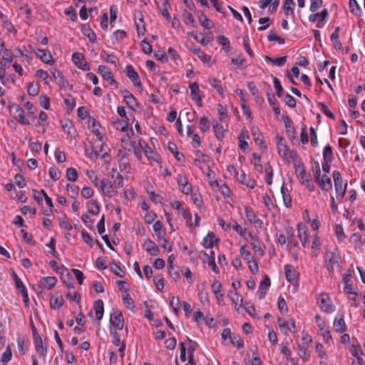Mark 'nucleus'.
<instances>
[{
  "mask_svg": "<svg viewBox=\"0 0 365 365\" xmlns=\"http://www.w3.org/2000/svg\"><path fill=\"white\" fill-rule=\"evenodd\" d=\"M332 175L334 182V187L336 192V198L341 200L345 195L347 183H344L341 175L339 171L334 170Z\"/></svg>",
  "mask_w": 365,
  "mask_h": 365,
  "instance_id": "nucleus-1",
  "label": "nucleus"
},
{
  "mask_svg": "<svg viewBox=\"0 0 365 365\" xmlns=\"http://www.w3.org/2000/svg\"><path fill=\"white\" fill-rule=\"evenodd\" d=\"M10 113L14 118L22 125H29L30 123L25 118L24 109L18 104L9 106Z\"/></svg>",
  "mask_w": 365,
  "mask_h": 365,
  "instance_id": "nucleus-2",
  "label": "nucleus"
},
{
  "mask_svg": "<svg viewBox=\"0 0 365 365\" xmlns=\"http://www.w3.org/2000/svg\"><path fill=\"white\" fill-rule=\"evenodd\" d=\"M340 257L334 252H327L325 255V262L327 269L329 275H332L334 272V267L339 266Z\"/></svg>",
  "mask_w": 365,
  "mask_h": 365,
  "instance_id": "nucleus-3",
  "label": "nucleus"
},
{
  "mask_svg": "<svg viewBox=\"0 0 365 365\" xmlns=\"http://www.w3.org/2000/svg\"><path fill=\"white\" fill-rule=\"evenodd\" d=\"M277 139V147L279 155L287 160L294 158L296 157V153L288 149V147L284 142L283 138H278Z\"/></svg>",
  "mask_w": 365,
  "mask_h": 365,
  "instance_id": "nucleus-4",
  "label": "nucleus"
},
{
  "mask_svg": "<svg viewBox=\"0 0 365 365\" xmlns=\"http://www.w3.org/2000/svg\"><path fill=\"white\" fill-rule=\"evenodd\" d=\"M110 324L119 330L123 329L124 326L123 317L119 309H115L110 314Z\"/></svg>",
  "mask_w": 365,
  "mask_h": 365,
  "instance_id": "nucleus-5",
  "label": "nucleus"
},
{
  "mask_svg": "<svg viewBox=\"0 0 365 365\" xmlns=\"http://www.w3.org/2000/svg\"><path fill=\"white\" fill-rule=\"evenodd\" d=\"M125 73L126 76L130 78V80L133 83L134 86L136 87L143 89L142 83H140L139 76L138 73L135 71L134 68L131 65H128L125 68Z\"/></svg>",
  "mask_w": 365,
  "mask_h": 365,
  "instance_id": "nucleus-6",
  "label": "nucleus"
},
{
  "mask_svg": "<svg viewBox=\"0 0 365 365\" xmlns=\"http://www.w3.org/2000/svg\"><path fill=\"white\" fill-rule=\"evenodd\" d=\"M51 73L53 78L57 80L58 84L61 88L67 89L69 88L70 90L72 89L73 86L69 84L68 80L65 78L60 71L54 69Z\"/></svg>",
  "mask_w": 365,
  "mask_h": 365,
  "instance_id": "nucleus-7",
  "label": "nucleus"
},
{
  "mask_svg": "<svg viewBox=\"0 0 365 365\" xmlns=\"http://www.w3.org/2000/svg\"><path fill=\"white\" fill-rule=\"evenodd\" d=\"M329 302L330 299L326 294H321L318 298V304L320 309L327 313H330L334 311V309Z\"/></svg>",
  "mask_w": 365,
  "mask_h": 365,
  "instance_id": "nucleus-8",
  "label": "nucleus"
},
{
  "mask_svg": "<svg viewBox=\"0 0 365 365\" xmlns=\"http://www.w3.org/2000/svg\"><path fill=\"white\" fill-rule=\"evenodd\" d=\"M284 274L287 281L291 283L297 282L299 274L292 265L286 264L284 266Z\"/></svg>",
  "mask_w": 365,
  "mask_h": 365,
  "instance_id": "nucleus-9",
  "label": "nucleus"
},
{
  "mask_svg": "<svg viewBox=\"0 0 365 365\" xmlns=\"http://www.w3.org/2000/svg\"><path fill=\"white\" fill-rule=\"evenodd\" d=\"M143 247L145 251L151 256H158L160 253L158 245L150 239H147L144 241Z\"/></svg>",
  "mask_w": 365,
  "mask_h": 365,
  "instance_id": "nucleus-10",
  "label": "nucleus"
},
{
  "mask_svg": "<svg viewBox=\"0 0 365 365\" xmlns=\"http://www.w3.org/2000/svg\"><path fill=\"white\" fill-rule=\"evenodd\" d=\"M282 119L286 128V134L287 135L288 138L291 139L294 138L296 135V130L294 127L292 121L288 116L285 115L282 116Z\"/></svg>",
  "mask_w": 365,
  "mask_h": 365,
  "instance_id": "nucleus-11",
  "label": "nucleus"
},
{
  "mask_svg": "<svg viewBox=\"0 0 365 365\" xmlns=\"http://www.w3.org/2000/svg\"><path fill=\"white\" fill-rule=\"evenodd\" d=\"M34 336L36 351L41 356H44L46 353V348H43V341L40 336L36 333V328H34Z\"/></svg>",
  "mask_w": 365,
  "mask_h": 365,
  "instance_id": "nucleus-12",
  "label": "nucleus"
},
{
  "mask_svg": "<svg viewBox=\"0 0 365 365\" xmlns=\"http://www.w3.org/2000/svg\"><path fill=\"white\" fill-rule=\"evenodd\" d=\"M98 71L102 76V77L109 82L110 85L116 84L115 80L113 78V76L109 69L103 65H100L98 66Z\"/></svg>",
  "mask_w": 365,
  "mask_h": 365,
  "instance_id": "nucleus-13",
  "label": "nucleus"
},
{
  "mask_svg": "<svg viewBox=\"0 0 365 365\" xmlns=\"http://www.w3.org/2000/svg\"><path fill=\"white\" fill-rule=\"evenodd\" d=\"M190 88V96L193 101H195L199 107H202L201 97L198 94L199 84L197 82L190 83L189 86Z\"/></svg>",
  "mask_w": 365,
  "mask_h": 365,
  "instance_id": "nucleus-14",
  "label": "nucleus"
},
{
  "mask_svg": "<svg viewBox=\"0 0 365 365\" xmlns=\"http://www.w3.org/2000/svg\"><path fill=\"white\" fill-rule=\"evenodd\" d=\"M38 57L45 63L52 65L54 63L51 53L48 50L38 49L35 51Z\"/></svg>",
  "mask_w": 365,
  "mask_h": 365,
  "instance_id": "nucleus-15",
  "label": "nucleus"
},
{
  "mask_svg": "<svg viewBox=\"0 0 365 365\" xmlns=\"http://www.w3.org/2000/svg\"><path fill=\"white\" fill-rule=\"evenodd\" d=\"M235 92L240 98V103L243 113L246 115L247 118H251L252 112L249 106L247 105L242 90L237 89Z\"/></svg>",
  "mask_w": 365,
  "mask_h": 365,
  "instance_id": "nucleus-16",
  "label": "nucleus"
},
{
  "mask_svg": "<svg viewBox=\"0 0 365 365\" xmlns=\"http://www.w3.org/2000/svg\"><path fill=\"white\" fill-rule=\"evenodd\" d=\"M316 182L323 191H327L331 188V178L328 177L327 174H323L322 176L319 178V180H317Z\"/></svg>",
  "mask_w": 365,
  "mask_h": 365,
  "instance_id": "nucleus-17",
  "label": "nucleus"
},
{
  "mask_svg": "<svg viewBox=\"0 0 365 365\" xmlns=\"http://www.w3.org/2000/svg\"><path fill=\"white\" fill-rule=\"evenodd\" d=\"M299 237V240L304 247L306 246L307 242H308V234H307V227L303 225L302 223H299L297 227Z\"/></svg>",
  "mask_w": 365,
  "mask_h": 365,
  "instance_id": "nucleus-18",
  "label": "nucleus"
},
{
  "mask_svg": "<svg viewBox=\"0 0 365 365\" xmlns=\"http://www.w3.org/2000/svg\"><path fill=\"white\" fill-rule=\"evenodd\" d=\"M270 287V279L267 275H265L263 279L260 282L258 294L260 299H262L267 289Z\"/></svg>",
  "mask_w": 365,
  "mask_h": 365,
  "instance_id": "nucleus-19",
  "label": "nucleus"
},
{
  "mask_svg": "<svg viewBox=\"0 0 365 365\" xmlns=\"http://www.w3.org/2000/svg\"><path fill=\"white\" fill-rule=\"evenodd\" d=\"M93 309L96 312V317L98 320H101L103 316V302L101 299L96 300L93 304Z\"/></svg>",
  "mask_w": 365,
  "mask_h": 365,
  "instance_id": "nucleus-20",
  "label": "nucleus"
},
{
  "mask_svg": "<svg viewBox=\"0 0 365 365\" xmlns=\"http://www.w3.org/2000/svg\"><path fill=\"white\" fill-rule=\"evenodd\" d=\"M245 215L246 217L247 218L250 223L255 225L262 224V221L257 217V215L255 214L253 210L251 207H245Z\"/></svg>",
  "mask_w": 365,
  "mask_h": 365,
  "instance_id": "nucleus-21",
  "label": "nucleus"
},
{
  "mask_svg": "<svg viewBox=\"0 0 365 365\" xmlns=\"http://www.w3.org/2000/svg\"><path fill=\"white\" fill-rule=\"evenodd\" d=\"M237 178L240 182L245 185L247 187L252 189L255 187V182L250 178H247L246 174L243 171L240 174L237 173Z\"/></svg>",
  "mask_w": 365,
  "mask_h": 365,
  "instance_id": "nucleus-22",
  "label": "nucleus"
},
{
  "mask_svg": "<svg viewBox=\"0 0 365 365\" xmlns=\"http://www.w3.org/2000/svg\"><path fill=\"white\" fill-rule=\"evenodd\" d=\"M334 329L336 332L343 333L346 331V324L343 316L336 317L334 322Z\"/></svg>",
  "mask_w": 365,
  "mask_h": 365,
  "instance_id": "nucleus-23",
  "label": "nucleus"
},
{
  "mask_svg": "<svg viewBox=\"0 0 365 365\" xmlns=\"http://www.w3.org/2000/svg\"><path fill=\"white\" fill-rule=\"evenodd\" d=\"M318 327H319L321 334L322 335L325 342L327 344L333 343V339L329 330L324 329V322H322L321 324H318Z\"/></svg>",
  "mask_w": 365,
  "mask_h": 365,
  "instance_id": "nucleus-24",
  "label": "nucleus"
},
{
  "mask_svg": "<svg viewBox=\"0 0 365 365\" xmlns=\"http://www.w3.org/2000/svg\"><path fill=\"white\" fill-rule=\"evenodd\" d=\"M81 31L83 34L87 36L91 42L95 43L96 41V36L91 29L90 26L87 24L83 25L82 26Z\"/></svg>",
  "mask_w": 365,
  "mask_h": 365,
  "instance_id": "nucleus-25",
  "label": "nucleus"
},
{
  "mask_svg": "<svg viewBox=\"0 0 365 365\" xmlns=\"http://www.w3.org/2000/svg\"><path fill=\"white\" fill-rule=\"evenodd\" d=\"M56 282L57 279L55 277H46L41 279V284L48 289H51Z\"/></svg>",
  "mask_w": 365,
  "mask_h": 365,
  "instance_id": "nucleus-26",
  "label": "nucleus"
},
{
  "mask_svg": "<svg viewBox=\"0 0 365 365\" xmlns=\"http://www.w3.org/2000/svg\"><path fill=\"white\" fill-rule=\"evenodd\" d=\"M100 187L103 193L108 197H110L113 195V188L112 185H108L107 181L105 180H102L100 182Z\"/></svg>",
  "mask_w": 365,
  "mask_h": 365,
  "instance_id": "nucleus-27",
  "label": "nucleus"
},
{
  "mask_svg": "<svg viewBox=\"0 0 365 365\" xmlns=\"http://www.w3.org/2000/svg\"><path fill=\"white\" fill-rule=\"evenodd\" d=\"M64 300L61 296H52L50 299V306L52 309H59L63 304Z\"/></svg>",
  "mask_w": 365,
  "mask_h": 365,
  "instance_id": "nucleus-28",
  "label": "nucleus"
},
{
  "mask_svg": "<svg viewBox=\"0 0 365 365\" xmlns=\"http://www.w3.org/2000/svg\"><path fill=\"white\" fill-rule=\"evenodd\" d=\"M90 122H91L92 133L97 137L99 140H102L103 135L99 130V128L101 127L99 123L97 122L94 118H92Z\"/></svg>",
  "mask_w": 365,
  "mask_h": 365,
  "instance_id": "nucleus-29",
  "label": "nucleus"
},
{
  "mask_svg": "<svg viewBox=\"0 0 365 365\" xmlns=\"http://www.w3.org/2000/svg\"><path fill=\"white\" fill-rule=\"evenodd\" d=\"M327 16H328V11H327V9H324L319 13H316V14L310 15L309 16V20L311 22H314L317 21V18H319V19H321V21H324Z\"/></svg>",
  "mask_w": 365,
  "mask_h": 365,
  "instance_id": "nucleus-30",
  "label": "nucleus"
},
{
  "mask_svg": "<svg viewBox=\"0 0 365 365\" xmlns=\"http://www.w3.org/2000/svg\"><path fill=\"white\" fill-rule=\"evenodd\" d=\"M199 21L202 26L207 29H210L213 26V23L203 13H200L198 16Z\"/></svg>",
  "mask_w": 365,
  "mask_h": 365,
  "instance_id": "nucleus-31",
  "label": "nucleus"
},
{
  "mask_svg": "<svg viewBox=\"0 0 365 365\" xmlns=\"http://www.w3.org/2000/svg\"><path fill=\"white\" fill-rule=\"evenodd\" d=\"M265 60L272 63L274 66H282L285 64L287 61V56L278 57L276 58H272L271 57L266 56Z\"/></svg>",
  "mask_w": 365,
  "mask_h": 365,
  "instance_id": "nucleus-32",
  "label": "nucleus"
},
{
  "mask_svg": "<svg viewBox=\"0 0 365 365\" xmlns=\"http://www.w3.org/2000/svg\"><path fill=\"white\" fill-rule=\"evenodd\" d=\"M278 324L280 329L287 327V330L292 331V329L295 328V324L294 321H284L281 318L278 319Z\"/></svg>",
  "mask_w": 365,
  "mask_h": 365,
  "instance_id": "nucleus-33",
  "label": "nucleus"
},
{
  "mask_svg": "<svg viewBox=\"0 0 365 365\" xmlns=\"http://www.w3.org/2000/svg\"><path fill=\"white\" fill-rule=\"evenodd\" d=\"M163 226V223L160 221H156L153 227L159 240L164 237L165 232L162 230Z\"/></svg>",
  "mask_w": 365,
  "mask_h": 365,
  "instance_id": "nucleus-34",
  "label": "nucleus"
},
{
  "mask_svg": "<svg viewBox=\"0 0 365 365\" xmlns=\"http://www.w3.org/2000/svg\"><path fill=\"white\" fill-rule=\"evenodd\" d=\"M4 61H12L13 58L11 57H9V58L4 57V58H2V59L0 62V79L3 84H4V80L6 76V68H5Z\"/></svg>",
  "mask_w": 365,
  "mask_h": 365,
  "instance_id": "nucleus-35",
  "label": "nucleus"
},
{
  "mask_svg": "<svg viewBox=\"0 0 365 365\" xmlns=\"http://www.w3.org/2000/svg\"><path fill=\"white\" fill-rule=\"evenodd\" d=\"M215 236L213 232H209L203 240V246L205 248L212 247Z\"/></svg>",
  "mask_w": 365,
  "mask_h": 365,
  "instance_id": "nucleus-36",
  "label": "nucleus"
},
{
  "mask_svg": "<svg viewBox=\"0 0 365 365\" xmlns=\"http://www.w3.org/2000/svg\"><path fill=\"white\" fill-rule=\"evenodd\" d=\"M193 53H195L198 58L204 63L209 62L211 59V56L207 55L205 52L200 50L199 48H194Z\"/></svg>",
  "mask_w": 365,
  "mask_h": 365,
  "instance_id": "nucleus-37",
  "label": "nucleus"
},
{
  "mask_svg": "<svg viewBox=\"0 0 365 365\" xmlns=\"http://www.w3.org/2000/svg\"><path fill=\"white\" fill-rule=\"evenodd\" d=\"M294 167L296 170V173H298V176L299 177L300 180L302 182L303 180H305L306 178V171L304 169V165L302 163H294Z\"/></svg>",
  "mask_w": 365,
  "mask_h": 365,
  "instance_id": "nucleus-38",
  "label": "nucleus"
},
{
  "mask_svg": "<svg viewBox=\"0 0 365 365\" xmlns=\"http://www.w3.org/2000/svg\"><path fill=\"white\" fill-rule=\"evenodd\" d=\"M323 158L326 162H331L333 160L332 148L329 145L324 148Z\"/></svg>",
  "mask_w": 365,
  "mask_h": 365,
  "instance_id": "nucleus-39",
  "label": "nucleus"
},
{
  "mask_svg": "<svg viewBox=\"0 0 365 365\" xmlns=\"http://www.w3.org/2000/svg\"><path fill=\"white\" fill-rule=\"evenodd\" d=\"M252 135L255 143L261 148L265 149L266 146L264 145V141L263 140L262 134L257 131H253Z\"/></svg>",
  "mask_w": 365,
  "mask_h": 365,
  "instance_id": "nucleus-40",
  "label": "nucleus"
},
{
  "mask_svg": "<svg viewBox=\"0 0 365 365\" xmlns=\"http://www.w3.org/2000/svg\"><path fill=\"white\" fill-rule=\"evenodd\" d=\"M88 210L90 213L97 215L99 212V206L96 200H91L88 203Z\"/></svg>",
  "mask_w": 365,
  "mask_h": 365,
  "instance_id": "nucleus-41",
  "label": "nucleus"
},
{
  "mask_svg": "<svg viewBox=\"0 0 365 365\" xmlns=\"http://www.w3.org/2000/svg\"><path fill=\"white\" fill-rule=\"evenodd\" d=\"M208 81H209L210 85L212 88H214L220 95L223 96V88L221 86V85H220L219 81L216 78H209Z\"/></svg>",
  "mask_w": 365,
  "mask_h": 365,
  "instance_id": "nucleus-42",
  "label": "nucleus"
},
{
  "mask_svg": "<svg viewBox=\"0 0 365 365\" xmlns=\"http://www.w3.org/2000/svg\"><path fill=\"white\" fill-rule=\"evenodd\" d=\"M274 86L275 88L276 94L279 98H281L284 94V89L281 85L280 81L277 77L273 78Z\"/></svg>",
  "mask_w": 365,
  "mask_h": 365,
  "instance_id": "nucleus-43",
  "label": "nucleus"
},
{
  "mask_svg": "<svg viewBox=\"0 0 365 365\" xmlns=\"http://www.w3.org/2000/svg\"><path fill=\"white\" fill-rule=\"evenodd\" d=\"M349 9L350 11L356 16L360 15L361 8L356 0L349 1Z\"/></svg>",
  "mask_w": 365,
  "mask_h": 365,
  "instance_id": "nucleus-44",
  "label": "nucleus"
},
{
  "mask_svg": "<svg viewBox=\"0 0 365 365\" xmlns=\"http://www.w3.org/2000/svg\"><path fill=\"white\" fill-rule=\"evenodd\" d=\"M28 93L30 96H36L38 94L39 92V84L38 83H29L28 85Z\"/></svg>",
  "mask_w": 365,
  "mask_h": 365,
  "instance_id": "nucleus-45",
  "label": "nucleus"
},
{
  "mask_svg": "<svg viewBox=\"0 0 365 365\" xmlns=\"http://www.w3.org/2000/svg\"><path fill=\"white\" fill-rule=\"evenodd\" d=\"M12 354L11 349L9 344L7 345L6 351L3 353L1 356V362L4 364H7L11 359Z\"/></svg>",
  "mask_w": 365,
  "mask_h": 365,
  "instance_id": "nucleus-46",
  "label": "nucleus"
},
{
  "mask_svg": "<svg viewBox=\"0 0 365 365\" xmlns=\"http://www.w3.org/2000/svg\"><path fill=\"white\" fill-rule=\"evenodd\" d=\"M101 58L106 61V62H108V63H113V64H116L118 59V58L113 55V54H107L105 53V51H103L101 54Z\"/></svg>",
  "mask_w": 365,
  "mask_h": 365,
  "instance_id": "nucleus-47",
  "label": "nucleus"
},
{
  "mask_svg": "<svg viewBox=\"0 0 365 365\" xmlns=\"http://www.w3.org/2000/svg\"><path fill=\"white\" fill-rule=\"evenodd\" d=\"M66 178L71 182L76 181L78 178V173L75 168H69L66 170Z\"/></svg>",
  "mask_w": 365,
  "mask_h": 365,
  "instance_id": "nucleus-48",
  "label": "nucleus"
},
{
  "mask_svg": "<svg viewBox=\"0 0 365 365\" xmlns=\"http://www.w3.org/2000/svg\"><path fill=\"white\" fill-rule=\"evenodd\" d=\"M214 132L215 133V136L218 140H222L224 137V130L222 125H220L218 122H216L213 125Z\"/></svg>",
  "mask_w": 365,
  "mask_h": 365,
  "instance_id": "nucleus-49",
  "label": "nucleus"
},
{
  "mask_svg": "<svg viewBox=\"0 0 365 365\" xmlns=\"http://www.w3.org/2000/svg\"><path fill=\"white\" fill-rule=\"evenodd\" d=\"M73 63L78 67L86 61L84 56L78 52L74 53L72 56Z\"/></svg>",
  "mask_w": 365,
  "mask_h": 365,
  "instance_id": "nucleus-50",
  "label": "nucleus"
},
{
  "mask_svg": "<svg viewBox=\"0 0 365 365\" xmlns=\"http://www.w3.org/2000/svg\"><path fill=\"white\" fill-rule=\"evenodd\" d=\"M297 354L304 360H307L309 356L308 348L306 346L298 345Z\"/></svg>",
  "mask_w": 365,
  "mask_h": 365,
  "instance_id": "nucleus-51",
  "label": "nucleus"
},
{
  "mask_svg": "<svg viewBox=\"0 0 365 365\" xmlns=\"http://www.w3.org/2000/svg\"><path fill=\"white\" fill-rule=\"evenodd\" d=\"M114 128L120 131H125L128 127V123L123 120H117L113 122Z\"/></svg>",
  "mask_w": 365,
  "mask_h": 365,
  "instance_id": "nucleus-52",
  "label": "nucleus"
},
{
  "mask_svg": "<svg viewBox=\"0 0 365 365\" xmlns=\"http://www.w3.org/2000/svg\"><path fill=\"white\" fill-rule=\"evenodd\" d=\"M153 282L155 283L156 288L159 291H162L164 289V282H163V277L162 275H160V274L155 275L153 278Z\"/></svg>",
  "mask_w": 365,
  "mask_h": 365,
  "instance_id": "nucleus-53",
  "label": "nucleus"
},
{
  "mask_svg": "<svg viewBox=\"0 0 365 365\" xmlns=\"http://www.w3.org/2000/svg\"><path fill=\"white\" fill-rule=\"evenodd\" d=\"M199 128L204 133L210 129V121L207 118L202 117L200 118Z\"/></svg>",
  "mask_w": 365,
  "mask_h": 365,
  "instance_id": "nucleus-54",
  "label": "nucleus"
},
{
  "mask_svg": "<svg viewBox=\"0 0 365 365\" xmlns=\"http://www.w3.org/2000/svg\"><path fill=\"white\" fill-rule=\"evenodd\" d=\"M169 274L175 281H178L180 278L178 267L175 265L169 266Z\"/></svg>",
  "mask_w": 365,
  "mask_h": 365,
  "instance_id": "nucleus-55",
  "label": "nucleus"
},
{
  "mask_svg": "<svg viewBox=\"0 0 365 365\" xmlns=\"http://www.w3.org/2000/svg\"><path fill=\"white\" fill-rule=\"evenodd\" d=\"M229 295L230 296V299L232 302L235 303V304L237 305V303L240 302V307H242L243 299L239 293L235 292L234 293H230Z\"/></svg>",
  "mask_w": 365,
  "mask_h": 365,
  "instance_id": "nucleus-56",
  "label": "nucleus"
},
{
  "mask_svg": "<svg viewBox=\"0 0 365 365\" xmlns=\"http://www.w3.org/2000/svg\"><path fill=\"white\" fill-rule=\"evenodd\" d=\"M124 101L126 103L127 106L131 109H133L135 107H138L139 106L137 100L133 96V95H131L130 96H128V97L124 99Z\"/></svg>",
  "mask_w": 365,
  "mask_h": 365,
  "instance_id": "nucleus-57",
  "label": "nucleus"
},
{
  "mask_svg": "<svg viewBox=\"0 0 365 365\" xmlns=\"http://www.w3.org/2000/svg\"><path fill=\"white\" fill-rule=\"evenodd\" d=\"M294 4V1L293 0H284V5H283V9L285 11V14L286 15H288V14H294V10L292 8V5Z\"/></svg>",
  "mask_w": 365,
  "mask_h": 365,
  "instance_id": "nucleus-58",
  "label": "nucleus"
},
{
  "mask_svg": "<svg viewBox=\"0 0 365 365\" xmlns=\"http://www.w3.org/2000/svg\"><path fill=\"white\" fill-rule=\"evenodd\" d=\"M36 76L43 79L46 84H48L50 82L51 78L48 76L47 72L42 69L36 71Z\"/></svg>",
  "mask_w": 365,
  "mask_h": 365,
  "instance_id": "nucleus-59",
  "label": "nucleus"
},
{
  "mask_svg": "<svg viewBox=\"0 0 365 365\" xmlns=\"http://www.w3.org/2000/svg\"><path fill=\"white\" fill-rule=\"evenodd\" d=\"M335 234L339 242H342L345 239V235L344 233V230L341 225H336L335 226Z\"/></svg>",
  "mask_w": 365,
  "mask_h": 365,
  "instance_id": "nucleus-60",
  "label": "nucleus"
},
{
  "mask_svg": "<svg viewBox=\"0 0 365 365\" xmlns=\"http://www.w3.org/2000/svg\"><path fill=\"white\" fill-rule=\"evenodd\" d=\"M184 21L187 24H190L192 26H195V21L191 13L184 11L183 13Z\"/></svg>",
  "mask_w": 365,
  "mask_h": 365,
  "instance_id": "nucleus-61",
  "label": "nucleus"
},
{
  "mask_svg": "<svg viewBox=\"0 0 365 365\" xmlns=\"http://www.w3.org/2000/svg\"><path fill=\"white\" fill-rule=\"evenodd\" d=\"M123 300L124 304L126 305L127 308L134 309V302L132 298L130 297L129 294L126 293L123 297Z\"/></svg>",
  "mask_w": 365,
  "mask_h": 365,
  "instance_id": "nucleus-62",
  "label": "nucleus"
},
{
  "mask_svg": "<svg viewBox=\"0 0 365 365\" xmlns=\"http://www.w3.org/2000/svg\"><path fill=\"white\" fill-rule=\"evenodd\" d=\"M318 106L324 115L330 118L335 119L334 115L324 103H319Z\"/></svg>",
  "mask_w": 365,
  "mask_h": 365,
  "instance_id": "nucleus-63",
  "label": "nucleus"
},
{
  "mask_svg": "<svg viewBox=\"0 0 365 365\" xmlns=\"http://www.w3.org/2000/svg\"><path fill=\"white\" fill-rule=\"evenodd\" d=\"M240 255L247 262L252 260L253 257L251 255V253L249 250H247L245 246H242L240 248Z\"/></svg>",
  "mask_w": 365,
  "mask_h": 365,
  "instance_id": "nucleus-64",
  "label": "nucleus"
}]
</instances>
